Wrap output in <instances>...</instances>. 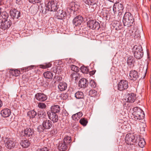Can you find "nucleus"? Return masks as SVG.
<instances>
[{"label":"nucleus","mask_w":151,"mask_h":151,"mask_svg":"<svg viewBox=\"0 0 151 151\" xmlns=\"http://www.w3.org/2000/svg\"><path fill=\"white\" fill-rule=\"evenodd\" d=\"M135 60L134 58L132 56H129L128 58L127 61V64L130 67H133L134 65Z\"/></svg>","instance_id":"25"},{"label":"nucleus","mask_w":151,"mask_h":151,"mask_svg":"<svg viewBox=\"0 0 151 151\" xmlns=\"http://www.w3.org/2000/svg\"><path fill=\"white\" fill-rule=\"evenodd\" d=\"M21 70H20V73L21 74L23 73L24 71V68H21Z\"/></svg>","instance_id":"60"},{"label":"nucleus","mask_w":151,"mask_h":151,"mask_svg":"<svg viewBox=\"0 0 151 151\" xmlns=\"http://www.w3.org/2000/svg\"><path fill=\"white\" fill-rule=\"evenodd\" d=\"M128 87V82L127 80H122L118 84V90L119 91H123L126 90Z\"/></svg>","instance_id":"10"},{"label":"nucleus","mask_w":151,"mask_h":151,"mask_svg":"<svg viewBox=\"0 0 151 151\" xmlns=\"http://www.w3.org/2000/svg\"><path fill=\"white\" fill-rule=\"evenodd\" d=\"M75 97L78 99H83L84 97L83 93L81 91L77 92L75 94Z\"/></svg>","instance_id":"34"},{"label":"nucleus","mask_w":151,"mask_h":151,"mask_svg":"<svg viewBox=\"0 0 151 151\" xmlns=\"http://www.w3.org/2000/svg\"><path fill=\"white\" fill-rule=\"evenodd\" d=\"M34 67L33 65H31L29 66H28L27 67V68L28 70H31Z\"/></svg>","instance_id":"59"},{"label":"nucleus","mask_w":151,"mask_h":151,"mask_svg":"<svg viewBox=\"0 0 151 151\" xmlns=\"http://www.w3.org/2000/svg\"><path fill=\"white\" fill-rule=\"evenodd\" d=\"M54 77L55 78V79L56 81H57L58 82L61 81L62 79V77L59 75L57 76L56 75H55Z\"/></svg>","instance_id":"52"},{"label":"nucleus","mask_w":151,"mask_h":151,"mask_svg":"<svg viewBox=\"0 0 151 151\" xmlns=\"http://www.w3.org/2000/svg\"><path fill=\"white\" fill-rule=\"evenodd\" d=\"M67 13L65 11L58 9L55 14V17L58 19H64L67 17Z\"/></svg>","instance_id":"8"},{"label":"nucleus","mask_w":151,"mask_h":151,"mask_svg":"<svg viewBox=\"0 0 151 151\" xmlns=\"http://www.w3.org/2000/svg\"><path fill=\"white\" fill-rule=\"evenodd\" d=\"M35 98L38 101L40 102H44L46 101L47 98V96L42 93H36L35 95Z\"/></svg>","instance_id":"14"},{"label":"nucleus","mask_w":151,"mask_h":151,"mask_svg":"<svg viewBox=\"0 0 151 151\" xmlns=\"http://www.w3.org/2000/svg\"><path fill=\"white\" fill-rule=\"evenodd\" d=\"M10 13L11 17L14 19L15 18L19 19L20 16V12L15 9L11 10L10 11Z\"/></svg>","instance_id":"17"},{"label":"nucleus","mask_w":151,"mask_h":151,"mask_svg":"<svg viewBox=\"0 0 151 151\" xmlns=\"http://www.w3.org/2000/svg\"><path fill=\"white\" fill-rule=\"evenodd\" d=\"M47 5L48 10L50 11L55 12L58 9L56 1L55 0H50Z\"/></svg>","instance_id":"11"},{"label":"nucleus","mask_w":151,"mask_h":151,"mask_svg":"<svg viewBox=\"0 0 151 151\" xmlns=\"http://www.w3.org/2000/svg\"><path fill=\"white\" fill-rule=\"evenodd\" d=\"M48 8L47 7V5H46L45 7H43L42 6L41 10L43 14H45L48 11H50L49 10H48Z\"/></svg>","instance_id":"43"},{"label":"nucleus","mask_w":151,"mask_h":151,"mask_svg":"<svg viewBox=\"0 0 151 151\" xmlns=\"http://www.w3.org/2000/svg\"><path fill=\"white\" fill-rule=\"evenodd\" d=\"M29 11L31 14L33 15L36 14L38 11V7L37 5H32L29 9Z\"/></svg>","instance_id":"28"},{"label":"nucleus","mask_w":151,"mask_h":151,"mask_svg":"<svg viewBox=\"0 0 151 151\" xmlns=\"http://www.w3.org/2000/svg\"><path fill=\"white\" fill-rule=\"evenodd\" d=\"M79 8V6L75 4L74 2H71L69 7L67 8V11L70 14L77 11Z\"/></svg>","instance_id":"12"},{"label":"nucleus","mask_w":151,"mask_h":151,"mask_svg":"<svg viewBox=\"0 0 151 151\" xmlns=\"http://www.w3.org/2000/svg\"><path fill=\"white\" fill-rule=\"evenodd\" d=\"M24 68L25 72L28 71V70L27 68V67H25Z\"/></svg>","instance_id":"62"},{"label":"nucleus","mask_w":151,"mask_h":151,"mask_svg":"<svg viewBox=\"0 0 151 151\" xmlns=\"http://www.w3.org/2000/svg\"><path fill=\"white\" fill-rule=\"evenodd\" d=\"M9 72L13 76H17L20 73V70H18L17 69L14 70L11 69L9 71Z\"/></svg>","instance_id":"33"},{"label":"nucleus","mask_w":151,"mask_h":151,"mask_svg":"<svg viewBox=\"0 0 151 151\" xmlns=\"http://www.w3.org/2000/svg\"><path fill=\"white\" fill-rule=\"evenodd\" d=\"M9 15L6 12H3L0 13V23L8 19Z\"/></svg>","instance_id":"24"},{"label":"nucleus","mask_w":151,"mask_h":151,"mask_svg":"<svg viewBox=\"0 0 151 151\" xmlns=\"http://www.w3.org/2000/svg\"><path fill=\"white\" fill-rule=\"evenodd\" d=\"M29 141L26 139H24L21 140L20 145L24 148H26L28 147L30 145Z\"/></svg>","instance_id":"26"},{"label":"nucleus","mask_w":151,"mask_h":151,"mask_svg":"<svg viewBox=\"0 0 151 151\" xmlns=\"http://www.w3.org/2000/svg\"><path fill=\"white\" fill-rule=\"evenodd\" d=\"M6 1V0H0V6L5 4Z\"/></svg>","instance_id":"56"},{"label":"nucleus","mask_w":151,"mask_h":151,"mask_svg":"<svg viewBox=\"0 0 151 151\" xmlns=\"http://www.w3.org/2000/svg\"><path fill=\"white\" fill-rule=\"evenodd\" d=\"M37 114L39 118L44 117L46 116L45 112L43 110L41 109L38 110Z\"/></svg>","instance_id":"37"},{"label":"nucleus","mask_w":151,"mask_h":151,"mask_svg":"<svg viewBox=\"0 0 151 151\" xmlns=\"http://www.w3.org/2000/svg\"><path fill=\"white\" fill-rule=\"evenodd\" d=\"M71 141V137L68 136H66L64 138L63 141H62L66 144L68 145L70 144Z\"/></svg>","instance_id":"36"},{"label":"nucleus","mask_w":151,"mask_h":151,"mask_svg":"<svg viewBox=\"0 0 151 151\" xmlns=\"http://www.w3.org/2000/svg\"><path fill=\"white\" fill-rule=\"evenodd\" d=\"M88 81L86 79L82 78L79 82L78 86L81 88H85L88 86Z\"/></svg>","instance_id":"19"},{"label":"nucleus","mask_w":151,"mask_h":151,"mask_svg":"<svg viewBox=\"0 0 151 151\" xmlns=\"http://www.w3.org/2000/svg\"><path fill=\"white\" fill-rule=\"evenodd\" d=\"M96 71L95 70L91 71L89 72V74L91 76H93L95 74Z\"/></svg>","instance_id":"58"},{"label":"nucleus","mask_w":151,"mask_h":151,"mask_svg":"<svg viewBox=\"0 0 151 151\" xmlns=\"http://www.w3.org/2000/svg\"><path fill=\"white\" fill-rule=\"evenodd\" d=\"M3 105L2 101L0 100V108Z\"/></svg>","instance_id":"61"},{"label":"nucleus","mask_w":151,"mask_h":151,"mask_svg":"<svg viewBox=\"0 0 151 151\" xmlns=\"http://www.w3.org/2000/svg\"><path fill=\"white\" fill-rule=\"evenodd\" d=\"M115 4H114V5L113 7V11L114 12V14L116 13L117 11H118V10L116 9V5Z\"/></svg>","instance_id":"54"},{"label":"nucleus","mask_w":151,"mask_h":151,"mask_svg":"<svg viewBox=\"0 0 151 151\" xmlns=\"http://www.w3.org/2000/svg\"><path fill=\"white\" fill-rule=\"evenodd\" d=\"M136 94L133 93H129L127 95V102L132 103L134 102L136 99Z\"/></svg>","instance_id":"18"},{"label":"nucleus","mask_w":151,"mask_h":151,"mask_svg":"<svg viewBox=\"0 0 151 151\" xmlns=\"http://www.w3.org/2000/svg\"><path fill=\"white\" fill-rule=\"evenodd\" d=\"M1 23L0 28L4 30L9 28L12 24V22L10 19H8Z\"/></svg>","instance_id":"13"},{"label":"nucleus","mask_w":151,"mask_h":151,"mask_svg":"<svg viewBox=\"0 0 151 151\" xmlns=\"http://www.w3.org/2000/svg\"><path fill=\"white\" fill-rule=\"evenodd\" d=\"M47 114L49 118L52 120L54 123L56 122H58V118L57 114H51L50 111L47 112Z\"/></svg>","instance_id":"22"},{"label":"nucleus","mask_w":151,"mask_h":151,"mask_svg":"<svg viewBox=\"0 0 151 151\" xmlns=\"http://www.w3.org/2000/svg\"><path fill=\"white\" fill-rule=\"evenodd\" d=\"M27 115L30 119H33L35 118V116L37 115V112L33 110L28 111Z\"/></svg>","instance_id":"31"},{"label":"nucleus","mask_w":151,"mask_h":151,"mask_svg":"<svg viewBox=\"0 0 151 151\" xmlns=\"http://www.w3.org/2000/svg\"><path fill=\"white\" fill-rule=\"evenodd\" d=\"M110 2L116 4V3H118L119 1V0H108Z\"/></svg>","instance_id":"57"},{"label":"nucleus","mask_w":151,"mask_h":151,"mask_svg":"<svg viewBox=\"0 0 151 151\" xmlns=\"http://www.w3.org/2000/svg\"><path fill=\"white\" fill-rule=\"evenodd\" d=\"M60 68V66H55L53 67L52 68L51 70L52 71H53L54 73H59L60 72H61Z\"/></svg>","instance_id":"39"},{"label":"nucleus","mask_w":151,"mask_h":151,"mask_svg":"<svg viewBox=\"0 0 151 151\" xmlns=\"http://www.w3.org/2000/svg\"><path fill=\"white\" fill-rule=\"evenodd\" d=\"M34 134V129L30 127L27 128L19 132V135L21 137H31Z\"/></svg>","instance_id":"7"},{"label":"nucleus","mask_w":151,"mask_h":151,"mask_svg":"<svg viewBox=\"0 0 151 151\" xmlns=\"http://www.w3.org/2000/svg\"><path fill=\"white\" fill-rule=\"evenodd\" d=\"M137 142L138 143L139 146L142 148L144 147L145 144L144 139L143 138H141L140 136H139L138 138H137Z\"/></svg>","instance_id":"30"},{"label":"nucleus","mask_w":151,"mask_h":151,"mask_svg":"<svg viewBox=\"0 0 151 151\" xmlns=\"http://www.w3.org/2000/svg\"><path fill=\"white\" fill-rule=\"evenodd\" d=\"M134 21V19L132 14L129 12H126L122 20L124 26L130 27L132 26Z\"/></svg>","instance_id":"1"},{"label":"nucleus","mask_w":151,"mask_h":151,"mask_svg":"<svg viewBox=\"0 0 151 151\" xmlns=\"http://www.w3.org/2000/svg\"><path fill=\"white\" fill-rule=\"evenodd\" d=\"M58 89L61 91L65 90L67 88V84L65 82H61L59 83L58 86Z\"/></svg>","instance_id":"27"},{"label":"nucleus","mask_w":151,"mask_h":151,"mask_svg":"<svg viewBox=\"0 0 151 151\" xmlns=\"http://www.w3.org/2000/svg\"><path fill=\"white\" fill-rule=\"evenodd\" d=\"M29 2L33 4L40 3L42 0H29Z\"/></svg>","instance_id":"51"},{"label":"nucleus","mask_w":151,"mask_h":151,"mask_svg":"<svg viewBox=\"0 0 151 151\" xmlns=\"http://www.w3.org/2000/svg\"><path fill=\"white\" fill-rule=\"evenodd\" d=\"M11 113L10 110L7 108L3 109L1 111V116L4 117H7L9 116Z\"/></svg>","instance_id":"20"},{"label":"nucleus","mask_w":151,"mask_h":151,"mask_svg":"<svg viewBox=\"0 0 151 151\" xmlns=\"http://www.w3.org/2000/svg\"><path fill=\"white\" fill-rule=\"evenodd\" d=\"M52 64L50 63H45L43 65H39L40 68L42 69H46L48 68L51 66Z\"/></svg>","instance_id":"38"},{"label":"nucleus","mask_w":151,"mask_h":151,"mask_svg":"<svg viewBox=\"0 0 151 151\" xmlns=\"http://www.w3.org/2000/svg\"><path fill=\"white\" fill-rule=\"evenodd\" d=\"M134 37L135 38H137L140 36V34L138 33V31H136L134 33Z\"/></svg>","instance_id":"55"},{"label":"nucleus","mask_w":151,"mask_h":151,"mask_svg":"<svg viewBox=\"0 0 151 151\" xmlns=\"http://www.w3.org/2000/svg\"><path fill=\"white\" fill-rule=\"evenodd\" d=\"M49 133L52 136H55L57 134L58 131L56 128H54L50 131Z\"/></svg>","instance_id":"44"},{"label":"nucleus","mask_w":151,"mask_h":151,"mask_svg":"<svg viewBox=\"0 0 151 151\" xmlns=\"http://www.w3.org/2000/svg\"><path fill=\"white\" fill-rule=\"evenodd\" d=\"M82 114L81 112H79L73 114L72 117L73 120L75 121L78 120L82 116Z\"/></svg>","instance_id":"35"},{"label":"nucleus","mask_w":151,"mask_h":151,"mask_svg":"<svg viewBox=\"0 0 151 151\" xmlns=\"http://www.w3.org/2000/svg\"><path fill=\"white\" fill-rule=\"evenodd\" d=\"M80 70L83 73L87 74L89 71L87 67L84 65L81 66L80 68Z\"/></svg>","instance_id":"42"},{"label":"nucleus","mask_w":151,"mask_h":151,"mask_svg":"<svg viewBox=\"0 0 151 151\" xmlns=\"http://www.w3.org/2000/svg\"><path fill=\"white\" fill-rule=\"evenodd\" d=\"M97 94V92L94 90H91L89 92V95L92 97H96Z\"/></svg>","instance_id":"41"},{"label":"nucleus","mask_w":151,"mask_h":151,"mask_svg":"<svg viewBox=\"0 0 151 151\" xmlns=\"http://www.w3.org/2000/svg\"><path fill=\"white\" fill-rule=\"evenodd\" d=\"M79 122L81 125L84 126H85L87 125L88 122L86 119L83 118L80 119Z\"/></svg>","instance_id":"40"},{"label":"nucleus","mask_w":151,"mask_h":151,"mask_svg":"<svg viewBox=\"0 0 151 151\" xmlns=\"http://www.w3.org/2000/svg\"><path fill=\"white\" fill-rule=\"evenodd\" d=\"M118 11H122L124 8L123 5L121 4H118L117 6Z\"/></svg>","instance_id":"47"},{"label":"nucleus","mask_w":151,"mask_h":151,"mask_svg":"<svg viewBox=\"0 0 151 151\" xmlns=\"http://www.w3.org/2000/svg\"><path fill=\"white\" fill-rule=\"evenodd\" d=\"M132 50L134 58L137 59H140L142 58L143 56L144 52L141 45H139L134 46Z\"/></svg>","instance_id":"3"},{"label":"nucleus","mask_w":151,"mask_h":151,"mask_svg":"<svg viewBox=\"0 0 151 151\" xmlns=\"http://www.w3.org/2000/svg\"><path fill=\"white\" fill-rule=\"evenodd\" d=\"M72 70L77 72L79 71V69L78 67L75 65H72L71 66Z\"/></svg>","instance_id":"48"},{"label":"nucleus","mask_w":151,"mask_h":151,"mask_svg":"<svg viewBox=\"0 0 151 151\" xmlns=\"http://www.w3.org/2000/svg\"><path fill=\"white\" fill-rule=\"evenodd\" d=\"M43 75L45 78L48 79H52L53 76L52 73L51 72L49 71L44 72Z\"/></svg>","instance_id":"32"},{"label":"nucleus","mask_w":151,"mask_h":151,"mask_svg":"<svg viewBox=\"0 0 151 151\" xmlns=\"http://www.w3.org/2000/svg\"><path fill=\"white\" fill-rule=\"evenodd\" d=\"M86 4L88 5H96L98 2V0H83Z\"/></svg>","instance_id":"29"},{"label":"nucleus","mask_w":151,"mask_h":151,"mask_svg":"<svg viewBox=\"0 0 151 151\" xmlns=\"http://www.w3.org/2000/svg\"><path fill=\"white\" fill-rule=\"evenodd\" d=\"M2 150V147L0 145V151Z\"/></svg>","instance_id":"64"},{"label":"nucleus","mask_w":151,"mask_h":151,"mask_svg":"<svg viewBox=\"0 0 151 151\" xmlns=\"http://www.w3.org/2000/svg\"><path fill=\"white\" fill-rule=\"evenodd\" d=\"M88 26L92 29L99 30L100 28L99 23L95 20H90L87 23Z\"/></svg>","instance_id":"9"},{"label":"nucleus","mask_w":151,"mask_h":151,"mask_svg":"<svg viewBox=\"0 0 151 151\" xmlns=\"http://www.w3.org/2000/svg\"><path fill=\"white\" fill-rule=\"evenodd\" d=\"M137 136L134 133L127 134L125 138L126 142L128 145H133L134 143L137 142Z\"/></svg>","instance_id":"6"},{"label":"nucleus","mask_w":151,"mask_h":151,"mask_svg":"<svg viewBox=\"0 0 151 151\" xmlns=\"http://www.w3.org/2000/svg\"><path fill=\"white\" fill-rule=\"evenodd\" d=\"M60 110V107L59 105H54L51 106L49 111L51 114H56L59 113Z\"/></svg>","instance_id":"21"},{"label":"nucleus","mask_w":151,"mask_h":151,"mask_svg":"<svg viewBox=\"0 0 151 151\" xmlns=\"http://www.w3.org/2000/svg\"><path fill=\"white\" fill-rule=\"evenodd\" d=\"M62 114L63 116L65 117H67L68 115V112L65 110L63 111L62 113Z\"/></svg>","instance_id":"53"},{"label":"nucleus","mask_w":151,"mask_h":151,"mask_svg":"<svg viewBox=\"0 0 151 151\" xmlns=\"http://www.w3.org/2000/svg\"><path fill=\"white\" fill-rule=\"evenodd\" d=\"M68 148V145L66 144L61 141L58 144V149L60 151H65Z\"/></svg>","instance_id":"23"},{"label":"nucleus","mask_w":151,"mask_h":151,"mask_svg":"<svg viewBox=\"0 0 151 151\" xmlns=\"http://www.w3.org/2000/svg\"><path fill=\"white\" fill-rule=\"evenodd\" d=\"M122 11H120L119 12L118 14L120 15L122 14Z\"/></svg>","instance_id":"63"},{"label":"nucleus","mask_w":151,"mask_h":151,"mask_svg":"<svg viewBox=\"0 0 151 151\" xmlns=\"http://www.w3.org/2000/svg\"><path fill=\"white\" fill-rule=\"evenodd\" d=\"M38 106L39 108L41 109H45L46 108V104L42 102H40L38 104Z\"/></svg>","instance_id":"45"},{"label":"nucleus","mask_w":151,"mask_h":151,"mask_svg":"<svg viewBox=\"0 0 151 151\" xmlns=\"http://www.w3.org/2000/svg\"><path fill=\"white\" fill-rule=\"evenodd\" d=\"M52 125V123L50 120L47 119L44 120L42 124L37 127V131L40 133L43 132L45 129L48 130L51 128Z\"/></svg>","instance_id":"2"},{"label":"nucleus","mask_w":151,"mask_h":151,"mask_svg":"<svg viewBox=\"0 0 151 151\" xmlns=\"http://www.w3.org/2000/svg\"><path fill=\"white\" fill-rule=\"evenodd\" d=\"M60 96L63 100H66L68 97V94L67 93L61 94Z\"/></svg>","instance_id":"46"},{"label":"nucleus","mask_w":151,"mask_h":151,"mask_svg":"<svg viewBox=\"0 0 151 151\" xmlns=\"http://www.w3.org/2000/svg\"><path fill=\"white\" fill-rule=\"evenodd\" d=\"M90 85L93 88H95L96 86V83L93 80H91V81L90 82Z\"/></svg>","instance_id":"50"},{"label":"nucleus","mask_w":151,"mask_h":151,"mask_svg":"<svg viewBox=\"0 0 151 151\" xmlns=\"http://www.w3.org/2000/svg\"><path fill=\"white\" fill-rule=\"evenodd\" d=\"M83 21V17L79 15L74 18L73 20V23L76 26H78L81 25Z\"/></svg>","instance_id":"16"},{"label":"nucleus","mask_w":151,"mask_h":151,"mask_svg":"<svg viewBox=\"0 0 151 151\" xmlns=\"http://www.w3.org/2000/svg\"><path fill=\"white\" fill-rule=\"evenodd\" d=\"M49 149L46 147H43L42 148H38L36 151H49Z\"/></svg>","instance_id":"49"},{"label":"nucleus","mask_w":151,"mask_h":151,"mask_svg":"<svg viewBox=\"0 0 151 151\" xmlns=\"http://www.w3.org/2000/svg\"><path fill=\"white\" fill-rule=\"evenodd\" d=\"M139 75L137 71L134 70L130 71L129 78L133 81L137 80L139 78Z\"/></svg>","instance_id":"15"},{"label":"nucleus","mask_w":151,"mask_h":151,"mask_svg":"<svg viewBox=\"0 0 151 151\" xmlns=\"http://www.w3.org/2000/svg\"><path fill=\"white\" fill-rule=\"evenodd\" d=\"M133 109L134 111L133 115L136 121L140 120L144 118L145 114L141 109L138 107H134Z\"/></svg>","instance_id":"4"},{"label":"nucleus","mask_w":151,"mask_h":151,"mask_svg":"<svg viewBox=\"0 0 151 151\" xmlns=\"http://www.w3.org/2000/svg\"><path fill=\"white\" fill-rule=\"evenodd\" d=\"M4 141L6 147L8 149H12L17 147V143L12 138H5Z\"/></svg>","instance_id":"5"}]
</instances>
